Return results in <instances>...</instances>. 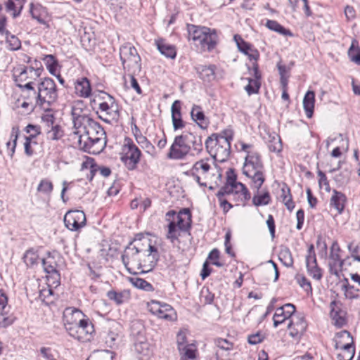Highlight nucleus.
I'll list each match as a JSON object with an SVG mask.
<instances>
[{"label":"nucleus","instance_id":"f257e3e1","mask_svg":"<svg viewBox=\"0 0 360 360\" xmlns=\"http://www.w3.org/2000/svg\"><path fill=\"white\" fill-rule=\"evenodd\" d=\"M158 256V250L151 245L150 240L142 233H138L125 248L122 255V261L130 274H137L135 270L146 272L154 266L153 262L150 261V264H148L145 257L153 260Z\"/></svg>","mask_w":360,"mask_h":360},{"label":"nucleus","instance_id":"f03ea898","mask_svg":"<svg viewBox=\"0 0 360 360\" xmlns=\"http://www.w3.org/2000/svg\"><path fill=\"white\" fill-rule=\"evenodd\" d=\"M75 146L85 152L99 154L106 145V136L100 124L91 119L70 136Z\"/></svg>","mask_w":360,"mask_h":360},{"label":"nucleus","instance_id":"7ed1b4c3","mask_svg":"<svg viewBox=\"0 0 360 360\" xmlns=\"http://www.w3.org/2000/svg\"><path fill=\"white\" fill-rule=\"evenodd\" d=\"M190 172L195 181L202 187L209 186L210 189H212L221 181V170L212 158L197 161Z\"/></svg>","mask_w":360,"mask_h":360},{"label":"nucleus","instance_id":"20e7f679","mask_svg":"<svg viewBox=\"0 0 360 360\" xmlns=\"http://www.w3.org/2000/svg\"><path fill=\"white\" fill-rule=\"evenodd\" d=\"M191 149L198 154L202 150V137L185 131L174 137L167 156L171 160H182Z\"/></svg>","mask_w":360,"mask_h":360},{"label":"nucleus","instance_id":"39448f33","mask_svg":"<svg viewBox=\"0 0 360 360\" xmlns=\"http://www.w3.org/2000/svg\"><path fill=\"white\" fill-rule=\"evenodd\" d=\"M243 173L251 179V186L259 189L265 181L264 167L261 155L255 150L248 151L243 167Z\"/></svg>","mask_w":360,"mask_h":360},{"label":"nucleus","instance_id":"423d86ee","mask_svg":"<svg viewBox=\"0 0 360 360\" xmlns=\"http://www.w3.org/2000/svg\"><path fill=\"white\" fill-rule=\"evenodd\" d=\"M189 39L202 51L213 50L217 42V35L214 30L207 27L191 25L188 27Z\"/></svg>","mask_w":360,"mask_h":360},{"label":"nucleus","instance_id":"0eeeda50","mask_svg":"<svg viewBox=\"0 0 360 360\" xmlns=\"http://www.w3.org/2000/svg\"><path fill=\"white\" fill-rule=\"evenodd\" d=\"M226 174V182L222 187V191L228 193L229 195H232L236 205L245 206L251 198L249 190L244 184L237 181L236 174L232 169H229Z\"/></svg>","mask_w":360,"mask_h":360},{"label":"nucleus","instance_id":"6e6552de","mask_svg":"<svg viewBox=\"0 0 360 360\" xmlns=\"http://www.w3.org/2000/svg\"><path fill=\"white\" fill-rule=\"evenodd\" d=\"M58 98L56 84L51 78H44L38 84V94L36 103L44 110H49Z\"/></svg>","mask_w":360,"mask_h":360},{"label":"nucleus","instance_id":"1a4fd4ad","mask_svg":"<svg viewBox=\"0 0 360 360\" xmlns=\"http://www.w3.org/2000/svg\"><path fill=\"white\" fill-rule=\"evenodd\" d=\"M99 117L105 122L117 121L120 117V108L114 97L106 92H101L98 100Z\"/></svg>","mask_w":360,"mask_h":360},{"label":"nucleus","instance_id":"9d476101","mask_svg":"<svg viewBox=\"0 0 360 360\" xmlns=\"http://www.w3.org/2000/svg\"><path fill=\"white\" fill-rule=\"evenodd\" d=\"M120 56L124 70L132 74L141 72V57L134 46L130 44L122 46Z\"/></svg>","mask_w":360,"mask_h":360},{"label":"nucleus","instance_id":"9b49d317","mask_svg":"<svg viewBox=\"0 0 360 360\" xmlns=\"http://www.w3.org/2000/svg\"><path fill=\"white\" fill-rule=\"evenodd\" d=\"M141 152L133 141L127 138L120 153V160L129 170H134L140 162Z\"/></svg>","mask_w":360,"mask_h":360},{"label":"nucleus","instance_id":"f8f14e48","mask_svg":"<svg viewBox=\"0 0 360 360\" xmlns=\"http://www.w3.org/2000/svg\"><path fill=\"white\" fill-rule=\"evenodd\" d=\"M205 148L214 161L224 162L229 157L231 145L225 140H217L209 136L205 141Z\"/></svg>","mask_w":360,"mask_h":360},{"label":"nucleus","instance_id":"ddd939ff","mask_svg":"<svg viewBox=\"0 0 360 360\" xmlns=\"http://www.w3.org/2000/svg\"><path fill=\"white\" fill-rule=\"evenodd\" d=\"M41 71L40 68H34L30 66L20 68L14 73L16 85L22 89L34 90L32 86L34 81L40 76Z\"/></svg>","mask_w":360,"mask_h":360},{"label":"nucleus","instance_id":"4468645a","mask_svg":"<svg viewBox=\"0 0 360 360\" xmlns=\"http://www.w3.org/2000/svg\"><path fill=\"white\" fill-rule=\"evenodd\" d=\"M340 340L336 342L335 348L340 349L337 358L338 360H352L355 354L353 338L347 330L339 333Z\"/></svg>","mask_w":360,"mask_h":360},{"label":"nucleus","instance_id":"2eb2a0df","mask_svg":"<svg viewBox=\"0 0 360 360\" xmlns=\"http://www.w3.org/2000/svg\"><path fill=\"white\" fill-rule=\"evenodd\" d=\"M68 334L80 342H87L91 340L94 333V327L89 318L79 321V324L75 327L68 328Z\"/></svg>","mask_w":360,"mask_h":360},{"label":"nucleus","instance_id":"dca6fc26","mask_svg":"<svg viewBox=\"0 0 360 360\" xmlns=\"http://www.w3.org/2000/svg\"><path fill=\"white\" fill-rule=\"evenodd\" d=\"M41 124L47 139L58 141L63 136L64 131L61 126L56 123V118L53 114L47 113L41 117Z\"/></svg>","mask_w":360,"mask_h":360},{"label":"nucleus","instance_id":"f3484780","mask_svg":"<svg viewBox=\"0 0 360 360\" xmlns=\"http://www.w3.org/2000/svg\"><path fill=\"white\" fill-rule=\"evenodd\" d=\"M86 219L82 210H70L64 217L65 226L70 231H78L86 225Z\"/></svg>","mask_w":360,"mask_h":360},{"label":"nucleus","instance_id":"a211bd4d","mask_svg":"<svg viewBox=\"0 0 360 360\" xmlns=\"http://www.w3.org/2000/svg\"><path fill=\"white\" fill-rule=\"evenodd\" d=\"M83 106L84 103L82 101L75 102L72 106L71 115L74 131L81 128L82 126L85 125L87 122L92 119L84 112Z\"/></svg>","mask_w":360,"mask_h":360},{"label":"nucleus","instance_id":"6ab92c4d","mask_svg":"<svg viewBox=\"0 0 360 360\" xmlns=\"http://www.w3.org/2000/svg\"><path fill=\"white\" fill-rule=\"evenodd\" d=\"M288 328L291 337L298 339L306 331L307 323L302 314L294 315L290 319Z\"/></svg>","mask_w":360,"mask_h":360},{"label":"nucleus","instance_id":"aec40b11","mask_svg":"<svg viewBox=\"0 0 360 360\" xmlns=\"http://www.w3.org/2000/svg\"><path fill=\"white\" fill-rule=\"evenodd\" d=\"M295 312V307L292 304H285L276 309L274 315V326L275 328L283 323L286 319L293 316Z\"/></svg>","mask_w":360,"mask_h":360},{"label":"nucleus","instance_id":"412c9836","mask_svg":"<svg viewBox=\"0 0 360 360\" xmlns=\"http://www.w3.org/2000/svg\"><path fill=\"white\" fill-rule=\"evenodd\" d=\"M172 126L174 131L180 130L186 127V122L182 119L181 102L176 100L171 107Z\"/></svg>","mask_w":360,"mask_h":360},{"label":"nucleus","instance_id":"4be33fe9","mask_svg":"<svg viewBox=\"0 0 360 360\" xmlns=\"http://www.w3.org/2000/svg\"><path fill=\"white\" fill-rule=\"evenodd\" d=\"M81 170L84 172L85 170H89V172L86 174V178L91 181L95 175V173L98 170L100 174L103 177H108L111 174V170L109 167H99L97 168V166L92 162V160H86L82 163Z\"/></svg>","mask_w":360,"mask_h":360},{"label":"nucleus","instance_id":"5701e85b","mask_svg":"<svg viewBox=\"0 0 360 360\" xmlns=\"http://www.w3.org/2000/svg\"><path fill=\"white\" fill-rule=\"evenodd\" d=\"M87 318L79 309H66L63 315L64 326L68 331L69 327H75L79 321Z\"/></svg>","mask_w":360,"mask_h":360},{"label":"nucleus","instance_id":"b1692460","mask_svg":"<svg viewBox=\"0 0 360 360\" xmlns=\"http://www.w3.org/2000/svg\"><path fill=\"white\" fill-rule=\"evenodd\" d=\"M75 93L81 98H89L91 95V86L86 77H80L74 82Z\"/></svg>","mask_w":360,"mask_h":360},{"label":"nucleus","instance_id":"393cba45","mask_svg":"<svg viewBox=\"0 0 360 360\" xmlns=\"http://www.w3.org/2000/svg\"><path fill=\"white\" fill-rule=\"evenodd\" d=\"M30 13L33 19L37 20L39 23L46 25L49 27L46 22L49 14L45 7L39 4H34L31 3L30 4Z\"/></svg>","mask_w":360,"mask_h":360},{"label":"nucleus","instance_id":"a878e982","mask_svg":"<svg viewBox=\"0 0 360 360\" xmlns=\"http://www.w3.org/2000/svg\"><path fill=\"white\" fill-rule=\"evenodd\" d=\"M26 0H6L4 3L5 11L13 18L21 15Z\"/></svg>","mask_w":360,"mask_h":360},{"label":"nucleus","instance_id":"bb28decb","mask_svg":"<svg viewBox=\"0 0 360 360\" xmlns=\"http://www.w3.org/2000/svg\"><path fill=\"white\" fill-rule=\"evenodd\" d=\"M347 202L346 195L337 190L333 191V194L330 199V206L337 210L338 214H342L345 210Z\"/></svg>","mask_w":360,"mask_h":360},{"label":"nucleus","instance_id":"cd10ccee","mask_svg":"<svg viewBox=\"0 0 360 360\" xmlns=\"http://www.w3.org/2000/svg\"><path fill=\"white\" fill-rule=\"evenodd\" d=\"M216 65H198L195 70L201 79L206 82H210L215 79Z\"/></svg>","mask_w":360,"mask_h":360},{"label":"nucleus","instance_id":"c85d7f7f","mask_svg":"<svg viewBox=\"0 0 360 360\" xmlns=\"http://www.w3.org/2000/svg\"><path fill=\"white\" fill-rule=\"evenodd\" d=\"M176 225L180 231H187L191 226V214L188 209H184L176 215Z\"/></svg>","mask_w":360,"mask_h":360},{"label":"nucleus","instance_id":"c756f323","mask_svg":"<svg viewBox=\"0 0 360 360\" xmlns=\"http://www.w3.org/2000/svg\"><path fill=\"white\" fill-rule=\"evenodd\" d=\"M191 117L201 129H206L208 127L209 122L206 118L201 106L193 105L191 110Z\"/></svg>","mask_w":360,"mask_h":360},{"label":"nucleus","instance_id":"7c9ffc66","mask_svg":"<svg viewBox=\"0 0 360 360\" xmlns=\"http://www.w3.org/2000/svg\"><path fill=\"white\" fill-rule=\"evenodd\" d=\"M107 297L117 305H121L124 302H127L130 299V292L127 290L121 291L111 290L107 292Z\"/></svg>","mask_w":360,"mask_h":360},{"label":"nucleus","instance_id":"2f4dec72","mask_svg":"<svg viewBox=\"0 0 360 360\" xmlns=\"http://www.w3.org/2000/svg\"><path fill=\"white\" fill-rule=\"evenodd\" d=\"M155 44L157 49L162 55L172 59L176 57V51L174 46L168 44L165 40L162 39L155 41Z\"/></svg>","mask_w":360,"mask_h":360},{"label":"nucleus","instance_id":"473e14b6","mask_svg":"<svg viewBox=\"0 0 360 360\" xmlns=\"http://www.w3.org/2000/svg\"><path fill=\"white\" fill-rule=\"evenodd\" d=\"M338 302L333 300L330 304V315L333 320L335 321V324L338 326H342L345 323L344 318V312L340 310L338 306Z\"/></svg>","mask_w":360,"mask_h":360},{"label":"nucleus","instance_id":"72a5a7b5","mask_svg":"<svg viewBox=\"0 0 360 360\" xmlns=\"http://www.w3.org/2000/svg\"><path fill=\"white\" fill-rule=\"evenodd\" d=\"M315 93L313 91H308L304 95L303 99V108L305 111L306 116L309 118L311 117L314 109Z\"/></svg>","mask_w":360,"mask_h":360},{"label":"nucleus","instance_id":"f704fd0d","mask_svg":"<svg viewBox=\"0 0 360 360\" xmlns=\"http://www.w3.org/2000/svg\"><path fill=\"white\" fill-rule=\"evenodd\" d=\"M135 137L137 143L143 150H145L146 153L152 157L156 156L157 151L155 146L148 140L146 136H143L140 133L139 134H135Z\"/></svg>","mask_w":360,"mask_h":360},{"label":"nucleus","instance_id":"c9c22d12","mask_svg":"<svg viewBox=\"0 0 360 360\" xmlns=\"http://www.w3.org/2000/svg\"><path fill=\"white\" fill-rule=\"evenodd\" d=\"M134 348L137 353L143 356L142 360H145L143 358H148L151 354L149 343L145 340V338H138L134 343Z\"/></svg>","mask_w":360,"mask_h":360},{"label":"nucleus","instance_id":"e433bc0d","mask_svg":"<svg viewBox=\"0 0 360 360\" xmlns=\"http://www.w3.org/2000/svg\"><path fill=\"white\" fill-rule=\"evenodd\" d=\"M179 352L181 356L180 360H196L197 349L193 344L180 347Z\"/></svg>","mask_w":360,"mask_h":360},{"label":"nucleus","instance_id":"4c0bfd02","mask_svg":"<svg viewBox=\"0 0 360 360\" xmlns=\"http://www.w3.org/2000/svg\"><path fill=\"white\" fill-rule=\"evenodd\" d=\"M157 317L167 321H174L176 319V314L174 309L169 304L163 303L160 313L156 315Z\"/></svg>","mask_w":360,"mask_h":360},{"label":"nucleus","instance_id":"58836bf2","mask_svg":"<svg viewBox=\"0 0 360 360\" xmlns=\"http://www.w3.org/2000/svg\"><path fill=\"white\" fill-rule=\"evenodd\" d=\"M340 248L337 241H334L330 248V259L333 261V266L338 265L340 269L342 268L345 261L340 259Z\"/></svg>","mask_w":360,"mask_h":360},{"label":"nucleus","instance_id":"ea45409f","mask_svg":"<svg viewBox=\"0 0 360 360\" xmlns=\"http://www.w3.org/2000/svg\"><path fill=\"white\" fill-rule=\"evenodd\" d=\"M265 25L270 30L276 32L281 35L292 36V32L289 30L285 29L276 20H267Z\"/></svg>","mask_w":360,"mask_h":360},{"label":"nucleus","instance_id":"a19ab883","mask_svg":"<svg viewBox=\"0 0 360 360\" xmlns=\"http://www.w3.org/2000/svg\"><path fill=\"white\" fill-rule=\"evenodd\" d=\"M259 190V189H257V193L254 195L252 198L253 205L257 207L269 205L271 200L269 193L268 191H265L262 193H260Z\"/></svg>","mask_w":360,"mask_h":360},{"label":"nucleus","instance_id":"79ce46f5","mask_svg":"<svg viewBox=\"0 0 360 360\" xmlns=\"http://www.w3.org/2000/svg\"><path fill=\"white\" fill-rule=\"evenodd\" d=\"M23 261L27 266L32 267L39 262V255L34 248H30L23 255Z\"/></svg>","mask_w":360,"mask_h":360},{"label":"nucleus","instance_id":"37998d69","mask_svg":"<svg viewBox=\"0 0 360 360\" xmlns=\"http://www.w3.org/2000/svg\"><path fill=\"white\" fill-rule=\"evenodd\" d=\"M267 145L271 152L279 153L282 150L281 138L276 134L268 135Z\"/></svg>","mask_w":360,"mask_h":360},{"label":"nucleus","instance_id":"c03bdc74","mask_svg":"<svg viewBox=\"0 0 360 360\" xmlns=\"http://www.w3.org/2000/svg\"><path fill=\"white\" fill-rule=\"evenodd\" d=\"M6 38V43L7 48L11 51H16L20 49L21 41L14 34H12L9 31L4 34Z\"/></svg>","mask_w":360,"mask_h":360},{"label":"nucleus","instance_id":"a18cd8bd","mask_svg":"<svg viewBox=\"0 0 360 360\" xmlns=\"http://www.w3.org/2000/svg\"><path fill=\"white\" fill-rule=\"evenodd\" d=\"M281 262L287 267L293 266V258L292 253L288 248H282L278 255Z\"/></svg>","mask_w":360,"mask_h":360},{"label":"nucleus","instance_id":"49530a36","mask_svg":"<svg viewBox=\"0 0 360 360\" xmlns=\"http://www.w3.org/2000/svg\"><path fill=\"white\" fill-rule=\"evenodd\" d=\"M130 281L134 287L139 289H141L147 292H150L154 290L152 284L143 278L137 277L131 278Z\"/></svg>","mask_w":360,"mask_h":360},{"label":"nucleus","instance_id":"de8ad7c7","mask_svg":"<svg viewBox=\"0 0 360 360\" xmlns=\"http://www.w3.org/2000/svg\"><path fill=\"white\" fill-rule=\"evenodd\" d=\"M281 198H282V202L286 206L288 210L292 211L294 209L295 203L292 201L290 190L289 188L286 187L281 189Z\"/></svg>","mask_w":360,"mask_h":360},{"label":"nucleus","instance_id":"09e8293b","mask_svg":"<svg viewBox=\"0 0 360 360\" xmlns=\"http://www.w3.org/2000/svg\"><path fill=\"white\" fill-rule=\"evenodd\" d=\"M42 266L44 271L47 274H57L59 276L56 270V264L53 257H48L46 259L41 260Z\"/></svg>","mask_w":360,"mask_h":360},{"label":"nucleus","instance_id":"8fccbe9b","mask_svg":"<svg viewBox=\"0 0 360 360\" xmlns=\"http://www.w3.org/2000/svg\"><path fill=\"white\" fill-rule=\"evenodd\" d=\"M179 229L176 225V222L171 221L168 225V231L167 233V238L169 239L171 243H174L175 240H179Z\"/></svg>","mask_w":360,"mask_h":360},{"label":"nucleus","instance_id":"3c124183","mask_svg":"<svg viewBox=\"0 0 360 360\" xmlns=\"http://www.w3.org/2000/svg\"><path fill=\"white\" fill-rule=\"evenodd\" d=\"M144 326L140 321H134L131 325V333L134 336L144 339Z\"/></svg>","mask_w":360,"mask_h":360},{"label":"nucleus","instance_id":"603ef678","mask_svg":"<svg viewBox=\"0 0 360 360\" xmlns=\"http://www.w3.org/2000/svg\"><path fill=\"white\" fill-rule=\"evenodd\" d=\"M53 189V183L47 179H43L40 181L38 186L37 191L39 193H42L45 195H50Z\"/></svg>","mask_w":360,"mask_h":360},{"label":"nucleus","instance_id":"864d4df0","mask_svg":"<svg viewBox=\"0 0 360 360\" xmlns=\"http://www.w3.org/2000/svg\"><path fill=\"white\" fill-rule=\"evenodd\" d=\"M229 195L228 193H225L222 191V187L217 193V197L219 202V205L222 208L224 212L226 213L230 209L233 207V205L225 198L224 195Z\"/></svg>","mask_w":360,"mask_h":360},{"label":"nucleus","instance_id":"5fc2aeb1","mask_svg":"<svg viewBox=\"0 0 360 360\" xmlns=\"http://www.w3.org/2000/svg\"><path fill=\"white\" fill-rule=\"evenodd\" d=\"M289 2L293 10L302 8L307 16L311 15L307 0H289Z\"/></svg>","mask_w":360,"mask_h":360},{"label":"nucleus","instance_id":"6e6d98bb","mask_svg":"<svg viewBox=\"0 0 360 360\" xmlns=\"http://www.w3.org/2000/svg\"><path fill=\"white\" fill-rule=\"evenodd\" d=\"M248 84L245 86V89L249 96L257 94L261 86L260 81L248 78Z\"/></svg>","mask_w":360,"mask_h":360},{"label":"nucleus","instance_id":"4d7b16f0","mask_svg":"<svg viewBox=\"0 0 360 360\" xmlns=\"http://www.w3.org/2000/svg\"><path fill=\"white\" fill-rule=\"evenodd\" d=\"M41 127L39 125L28 124L25 127V131L29 135L25 139L36 140L37 136L41 134Z\"/></svg>","mask_w":360,"mask_h":360},{"label":"nucleus","instance_id":"13d9d810","mask_svg":"<svg viewBox=\"0 0 360 360\" xmlns=\"http://www.w3.org/2000/svg\"><path fill=\"white\" fill-rule=\"evenodd\" d=\"M234 39L240 51L245 54H249V51L252 48V46L248 42L245 41L241 38V37L238 34L234 36Z\"/></svg>","mask_w":360,"mask_h":360},{"label":"nucleus","instance_id":"bf43d9fd","mask_svg":"<svg viewBox=\"0 0 360 360\" xmlns=\"http://www.w3.org/2000/svg\"><path fill=\"white\" fill-rule=\"evenodd\" d=\"M306 265L307 269L317 265L316 254L313 245H311L308 248V254L306 257Z\"/></svg>","mask_w":360,"mask_h":360},{"label":"nucleus","instance_id":"052dcab7","mask_svg":"<svg viewBox=\"0 0 360 360\" xmlns=\"http://www.w3.org/2000/svg\"><path fill=\"white\" fill-rule=\"evenodd\" d=\"M348 56L352 61L360 65V48L358 46H354V43L352 44L348 50Z\"/></svg>","mask_w":360,"mask_h":360},{"label":"nucleus","instance_id":"680f3d73","mask_svg":"<svg viewBox=\"0 0 360 360\" xmlns=\"http://www.w3.org/2000/svg\"><path fill=\"white\" fill-rule=\"evenodd\" d=\"M210 136L217 140H225L226 141V143L231 145V142L233 140V131L230 129H226L222 131L219 134H212Z\"/></svg>","mask_w":360,"mask_h":360},{"label":"nucleus","instance_id":"e2e57ef3","mask_svg":"<svg viewBox=\"0 0 360 360\" xmlns=\"http://www.w3.org/2000/svg\"><path fill=\"white\" fill-rule=\"evenodd\" d=\"M220 255V252L218 249H213L208 255L207 259L211 262V263L218 267H221L224 266V264L219 262Z\"/></svg>","mask_w":360,"mask_h":360},{"label":"nucleus","instance_id":"0e129e2a","mask_svg":"<svg viewBox=\"0 0 360 360\" xmlns=\"http://www.w3.org/2000/svg\"><path fill=\"white\" fill-rule=\"evenodd\" d=\"M13 321V316H8L5 311H1L0 313V328H6L12 325Z\"/></svg>","mask_w":360,"mask_h":360},{"label":"nucleus","instance_id":"69168bd1","mask_svg":"<svg viewBox=\"0 0 360 360\" xmlns=\"http://www.w3.org/2000/svg\"><path fill=\"white\" fill-rule=\"evenodd\" d=\"M347 248L354 259L360 262V244L350 243Z\"/></svg>","mask_w":360,"mask_h":360},{"label":"nucleus","instance_id":"338daca9","mask_svg":"<svg viewBox=\"0 0 360 360\" xmlns=\"http://www.w3.org/2000/svg\"><path fill=\"white\" fill-rule=\"evenodd\" d=\"M356 288L351 285H342V290L344 291L345 295L347 298L354 299L358 297Z\"/></svg>","mask_w":360,"mask_h":360},{"label":"nucleus","instance_id":"774afa93","mask_svg":"<svg viewBox=\"0 0 360 360\" xmlns=\"http://www.w3.org/2000/svg\"><path fill=\"white\" fill-rule=\"evenodd\" d=\"M37 145V141L36 140H31L25 139V141L24 143V148L25 153L28 156H32L34 153V146Z\"/></svg>","mask_w":360,"mask_h":360}]
</instances>
